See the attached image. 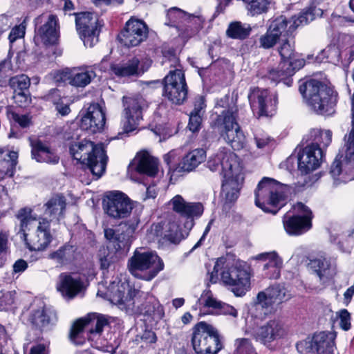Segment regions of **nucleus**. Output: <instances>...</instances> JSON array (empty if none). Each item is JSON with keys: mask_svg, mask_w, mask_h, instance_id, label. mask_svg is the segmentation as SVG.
I'll return each mask as SVG.
<instances>
[{"mask_svg": "<svg viewBox=\"0 0 354 354\" xmlns=\"http://www.w3.org/2000/svg\"><path fill=\"white\" fill-rule=\"evenodd\" d=\"M279 41L277 37V35H273L270 30H267L266 32L259 37V46L264 49L272 48Z\"/></svg>", "mask_w": 354, "mask_h": 354, "instance_id": "864d4df0", "label": "nucleus"}, {"mask_svg": "<svg viewBox=\"0 0 354 354\" xmlns=\"http://www.w3.org/2000/svg\"><path fill=\"white\" fill-rule=\"evenodd\" d=\"M9 233L7 231L1 230L0 232V258L8 250Z\"/></svg>", "mask_w": 354, "mask_h": 354, "instance_id": "052dcab7", "label": "nucleus"}, {"mask_svg": "<svg viewBox=\"0 0 354 354\" xmlns=\"http://www.w3.org/2000/svg\"><path fill=\"white\" fill-rule=\"evenodd\" d=\"M205 107V104L204 97L203 96H198L195 99L194 108L191 113H198L199 115H202Z\"/></svg>", "mask_w": 354, "mask_h": 354, "instance_id": "e2e57ef3", "label": "nucleus"}, {"mask_svg": "<svg viewBox=\"0 0 354 354\" xmlns=\"http://www.w3.org/2000/svg\"><path fill=\"white\" fill-rule=\"evenodd\" d=\"M151 60L147 59L143 64L138 57H133L126 62L113 64L110 69L113 74L120 77H138L142 75L150 66Z\"/></svg>", "mask_w": 354, "mask_h": 354, "instance_id": "7c9ffc66", "label": "nucleus"}, {"mask_svg": "<svg viewBox=\"0 0 354 354\" xmlns=\"http://www.w3.org/2000/svg\"><path fill=\"white\" fill-rule=\"evenodd\" d=\"M148 35V28L141 20L130 19L124 29L118 35L120 43L128 47H134L144 41Z\"/></svg>", "mask_w": 354, "mask_h": 354, "instance_id": "393cba45", "label": "nucleus"}, {"mask_svg": "<svg viewBox=\"0 0 354 354\" xmlns=\"http://www.w3.org/2000/svg\"><path fill=\"white\" fill-rule=\"evenodd\" d=\"M138 290L130 288L126 283H113L106 293L109 299L115 305H124L128 308L134 307V299Z\"/></svg>", "mask_w": 354, "mask_h": 354, "instance_id": "cd10ccee", "label": "nucleus"}, {"mask_svg": "<svg viewBox=\"0 0 354 354\" xmlns=\"http://www.w3.org/2000/svg\"><path fill=\"white\" fill-rule=\"evenodd\" d=\"M339 319V325L344 330H348L351 328V315L346 309H342L336 313Z\"/></svg>", "mask_w": 354, "mask_h": 354, "instance_id": "6e6d98bb", "label": "nucleus"}, {"mask_svg": "<svg viewBox=\"0 0 354 354\" xmlns=\"http://www.w3.org/2000/svg\"><path fill=\"white\" fill-rule=\"evenodd\" d=\"M82 277L76 273H61L57 285V290L67 299H73L84 290Z\"/></svg>", "mask_w": 354, "mask_h": 354, "instance_id": "c85d7f7f", "label": "nucleus"}, {"mask_svg": "<svg viewBox=\"0 0 354 354\" xmlns=\"http://www.w3.org/2000/svg\"><path fill=\"white\" fill-rule=\"evenodd\" d=\"M221 301L214 297L212 292L209 290H205L198 299L197 304L200 306L218 309L221 307Z\"/></svg>", "mask_w": 354, "mask_h": 354, "instance_id": "09e8293b", "label": "nucleus"}, {"mask_svg": "<svg viewBox=\"0 0 354 354\" xmlns=\"http://www.w3.org/2000/svg\"><path fill=\"white\" fill-rule=\"evenodd\" d=\"M20 222L19 232L23 234V236L30 250H43L51 242L53 236L50 232V222L47 218L39 220L36 230L28 234L26 230L30 227L36 223L37 217L32 214V210L29 208L21 209L16 215Z\"/></svg>", "mask_w": 354, "mask_h": 354, "instance_id": "7ed1b4c3", "label": "nucleus"}, {"mask_svg": "<svg viewBox=\"0 0 354 354\" xmlns=\"http://www.w3.org/2000/svg\"><path fill=\"white\" fill-rule=\"evenodd\" d=\"M162 63L165 66L169 65L170 68H174L164 78L163 95L172 103L181 104L187 98V88L179 59L175 55L169 57L165 56Z\"/></svg>", "mask_w": 354, "mask_h": 354, "instance_id": "0eeeda50", "label": "nucleus"}, {"mask_svg": "<svg viewBox=\"0 0 354 354\" xmlns=\"http://www.w3.org/2000/svg\"><path fill=\"white\" fill-rule=\"evenodd\" d=\"M321 54L326 57L330 62H338L340 60V52L338 48L335 45L327 46L322 50Z\"/></svg>", "mask_w": 354, "mask_h": 354, "instance_id": "5fc2aeb1", "label": "nucleus"}, {"mask_svg": "<svg viewBox=\"0 0 354 354\" xmlns=\"http://www.w3.org/2000/svg\"><path fill=\"white\" fill-rule=\"evenodd\" d=\"M322 150L317 145H308L298 157V169L302 174L300 180L292 187L293 192L302 191L309 186L310 177L306 174L317 169L322 162Z\"/></svg>", "mask_w": 354, "mask_h": 354, "instance_id": "f8f14e48", "label": "nucleus"}, {"mask_svg": "<svg viewBox=\"0 0 354 354\" xmlns=\"http://www.w3.org/2000/svg\"><path fill=\"white\" fill-rule=\"evenodd\" d=\"M296 215L286 214L283 218V227L290 235H299L310 229L312 212L302 203H297L293 206Z\"/></svg>", "mask_w": 354, "mask_h": 354, "instance_id": "dca6fc26", "label": "nucleus"}, {"mask_svg": "<svg viewBox=\"0 0 354 354\" xmlns=\"http://www.w3.org/2000/svg\"><path fill=\"white\" fill-rule=\"evenodd\" d=\"M9 84L14 90L15 96H23L24 91L27 90L30 86V79L26 75H20L12 77L10 79Z\"/></svg>", "mask_w": 354, "mask_h": 354, "instance_id": "c03bdc74", "label": "nucleus"}, {"mask_svg": "<svg viewBox=\"0 0 354 354\" xmlns=\"http://www.w3.org/2000/svg\"><path fill=\"white\" fill-rule=\"evenodd\" d=\"M136 306L140 308V313L154 317L161 314L160 305L158 300L148 292L138 290L134 299Z\"/></svg>", "mask_w": 354, "mask_h": 354, "instance_id": "72a5a7b5", "label": "nucleus"}, {"mask_svg": "<svg viewBox=\"0 0 354 354\" xmlns=\"http://www.w3.org/2000/svg\"><path fill=\"white\" fill-rule=\"evenodd\" d=\"M30 143L32 147V157L37 162L50 164L58 162L59 157L41 141L38 139H30Z\"/></svg>", "mask_w": 354, "mask_h": 354, "instance_id": "e433bc0d", "label": "nucleus"}, {"mask_svg": "<svg viewBox=\"0 0 354 354\" xmlns=\"http://www.w3.org/2000/svg\"><path fill=\"white\" fill-rule=\"evenodd\" d=\"M214 126L218 129L221 138L234 150L243 148L245 137L236 122V109L232 108L223 111L218 115Z\"/></svg>", "mask_w": 354, "mask_h": 354, "instance_id": "9d476101", "label": "nucleus"}, {"mask_svg": "<svg viewBox=\"0 0 354 354\" xmlns=\"http://www.w3.org/2000/svg\"><path fill=\"white\" fill-rule=\"evenodd\" d=\"M248 100L254 112L259 116H271L273 115L277 104V97L272 98L268 91L265 89L255 88L251 90Z\"/></svg>", "mask_w": 354, "mask_h": 354, "instance_id": "a878e982", "label": "nucleus"}, {"mask_svg": "<svg viewBox=\"0 0 354 354\" xmlns=\"http://www.w3.org/2000/svg\"><path fill=\"white\" fill-rule=\"evenodd\" d=\"M235 346L237 354H257L248 339H237Z\"/></svg>", "mask_w": 354, "mask_h": 354, "instance_id": "603ef678", "label": "nucleus"}, {"mask_svg": "<svg viewBox=\"0 0 354 354\" xmlns=\"http://www.w3.org/2000/svg\"><path fill=\"white\" fill-rule=\"evenodd\" d=\"M169 205L174 212L189 220L185 224V227L187 230L193 227L194 218L201 216L203 212V206L201 203L187 202L179 194L174 196L169 201Z\"/></svg>", "mask_w": 354, "mask_h": 354, "instance_id": "bb28decb", "label": "nucleus"}, {"mask_svg": "<svg viewBox=\"0 0 354 354\" xmlns=\"http://www.w3.org/2000/svg\"><path fill=\"white\" fill-rule=\"evenodd\" d=\"M28 268V263L24 259H19L15 261L13 265V271L15 273H21L24 272Z\"/></svg>", "mask_w": 354, "mask_h": 354, "instance_id": "69168bd1", "label": "nucleus"}, {"mask_svg": "<svg viewBox=\"0 0 354 354\" xmlns=\"http://www.w3.org/2000/svg\"><path fill=\"white\" fill-rule=\"evenodd\" d=\"M313 10L309 8L292 21H288L285 17L279 16L270 22L268 30L273 35H277L279 39L281 37L288 36L300 25L306 24L314 19Z\"/></svg>", "mask_w": 354, "mask_h": 354, "instance_id": "5701e85b", "label": "nucleus"}, {"mask_svg": "<svg viewBox=\"0 0 354 354\" xmlns=\"http://www.w3.org/2000/svg\"><path fill=\"white\" fill-rule=\"evenodd\" d=\"M127 268L135 277L151 281L163 270L164 263L155 252L137 248L129 259Z\"/></svg>", "mask_w": 354, "mask_h": 354, "instance_id": "423d86ee", "label": "nucleus"}, {"mask_svg": "<svg viewBox=\"0 0 354 354\" xmlns=\"http://www.w3.org/2000/svg\"><path fill=\"white\" fill-rule=\"evenodd\" d=\"M13 120L18 123L22 128L28 127L30 124V118L27 115H20L17 113H12Z\"/></svg>", "mask_w": 354, "mask_h": 354, "instance_id": "680f3d73", "label": "nucleus"}, {"mask_svg": "<svg viewBox=\"0 0 354 354\" xmlns=\"http://www.w3.org/2000/svg\"><path fill=\"white\" fill-rule=\"evenodd\" d=\"M30 354H47L45 345L40 344L32 347Z\"/></svg>", "mask_w": 354, "mask_h": 354, "instance_id": "774afa93", "label": "nucleus"}, {"mask_svg": "<svg viewBox=\"0 0 354 354\" xmlns=\"http://www.w3.org/2000/svg\"><path fill=\"white\" fill-rule=\"evenodd\" d=\"M167 17L168 21L165 22V24L178 29L183 28L184 24L189 23L196 18L195 16L187 14L176 7L168 10Z\"/></svg>", "mask_w": 354, "mask_h": 354, "instance_id": "ea45409f", "label": "nucleus"}, {"mask_svg": "<svg viewBox=\"0 0 354 354\" xmlns=\"http://www.w3.org/2000/svg\"><path fill=\"white\" fill-rule=\"evenodd\" d=\"M35 30V39L46 46L55 44L59 37V24L57 17L53 14H42L35 19L37 26Z\"/></svg>", "mask_w": 354, "mask_h": 354, "instance_id": "a211bd4d", "label": "nucleus"}, {"mask_svg": "<svg viewBox=\"0 0 354 354\" xmlns=\"http://www.w3.org/2000/svg\"><path fill=\"white\" fill-rule=\"evenodd\" d=\"M297 351L302 354H334V337L330 333L320 332L297 344Z\"/></svg>", "mask_w": 354, "mask_h": 354, "instance_id": "f3484780", "label": "nucleus"}, {"mask_svg": "<svg viewBox=\"0 0 354 354\" xmlns=\"http://www.w3.org/2000/svg\"><path fill=\"white\" fill-rule=\"evenodd\" d=\"M48 99L53 103L56 111L62 116H66L71 112L69 104L66 101V98L61 97L57 90H52L48 95Z\"/></svg>", "mask_w": 354, "mask_h": 354, "instance_id": "a18cd8bd", "label": "nucleus"}, {"mask_svg": "<svg viewBox=\"0 0 354 354\" xmlns=\"http://www.w3.org/2000/svg\"><path fill=\"white\" fill-rule=\"evenodd\" d=\"M76 26L80 38L86 47L91 48L98 42L101 24L97 15L81 12L76 15Z\"/></svg>", "mask_w": 354, "mask_h": 354, "instance_id": "2eb2a0df", "label": "nucleus"}, {"mask_svg": "<svg viewBox=\"0 0 354 354\" xmlns=\"http://www.w3.org/2000/svg\"><path fill=\"white\" fill-rule=\"evenodd\" d=\"M192 342L196 354H216L222 348L217 330L205 322L195 326Z\"/></svg>", "mask_w": 354, "mask_h": 354, "instance_id": "9b49d317", "label": "nucleus"}, {"mask_svg": "<svg viewBox=\"0 0 354 354\" xmlns=\"http://www.w3.org/2000/svg\"><path fill=\"white\" fill-rule=\"evenodd\" d=\"M138 223L139 221L137 218L129 220L120 224L116 230L105 229L104 236L113 242L116 250H128L133 242Z\"/></svg>", "mask_w": 354, "mask_h": 354, "instance_id": "aec40b11", "label": "nucleus"}, {"mask_svg": "<svg viewBox=\"0 0 354 354\" xmlns=\"http://www.w3.org/2000/svg\"><path fill=\"white\" fill-rule=\"evenodd\" d=\"M105 213L113 218H123L130 215L133 205L123 193L115 192L107 194L102 202Z\"/></svg>", "mask_w": 354, "mask_h": 354, "instance_id": "412c9836", "label": "nucleus"}, {"mask_svg": "<svg viewBox=\"0 0 354 354\" xmlns=\"http://www.w3.org/2000/svg\"><path fill=\"white\" fill-rule=\"evenodd\" d=\"M123 113L121 125L124 133L135 130L142 119V111L147 106L146 100L141 95L123 97Z\"/></svg>", "mask_w": 354, "mask_h": 354, "instance_id": "ddd939ff", "label": "nucleus"}, {"mask_svg": "<svg viewBox=\"0 0 354 354\" xmlns=\"http://www.w3.org/2000/svg\"><path fill=\"white\" fill-rule=\"evenodd\" d=\"M292 297L287 288L279 283H276L259 292L257 295L256 304L265 309L268 313L277 310L282 303Z\"/></svg>", "mask_w": 354, "mask_h": 354, "instance_id": "6ab92c4d", "label": "nucleus"}, {"mask_svg": "<svg viewBox=\"0 0 354 354\" xmlns=\"http://www.w3.org/2000/svg\"><path fill=\"white\" fill-rule=\"evenodd\" d=\"M109 324V317L104 315L90 313L87 316L77 319L72 326L70 333L71 340L76 345L84 342L82 333L85 328L89 327L91 334H101L104 326Z\"/></svg>", "mask_w": 354, "mask_h": 354, "instance_id": "4468645a", "label": "nucleus"}, {"mask_svg": "<svg viewBox=\"0 0 354 354\" xmlns=\"http://www.w3.org/2000/svg\"><path fill=\"white\" fill-rule=\"evenodd\" d=\"M207 165L211 171H218L223 176L221 195L225 201L224 207H230L228 203L237 199L243 180L242 167L238 157L223 148L209 158Z\"/></svg>", "mask_w": 354, "mask_h": 354, "instance_id": "f257e3e1", "label": "nucleus"}, {"mask_svg": "<svg viewBox=\"0 0 354 354\" xmlns=\"http://www.w3.org/2000/svg\"><path fill=\"white\" fill-rule=\"evenodd\" d=\"M299 91L308 106L318 114H329L337 102V93L316 80L303 82Z\"/></svg>", "mask_w": 354, "mask_h": 354, "instance_id": "20e7f679", "label": "nucleus"}, {"mask_svg": "<svg viewBox=\"0 0 354 354\" xmlns=\"http://www.w3.org/2000/svg\"><path fill=\"white\" fill-rule=\"evenodd\" d=\"M105 125V113L97 104H91L80 121V128L90 133L101 131Z\"/></svg>", "mask_w": 354, "mask_h": 354, "instance_id": "c756f323", "label": "nucleus"}, {"mask_svg": "<svg viewBox=\"0 0 354 354\" xmlns=\"http://www.w3.org/2000/svg\"><path fill=\"white\" fill-rule=\"evenodd\" d=\"M149 241L158 242L169 241L178 243L182 239V233L178 223L174 221H168L153 223L147 232Z\"/></svg>", "mask_w": 354, "mask_h": 354, "instance_id": "b1692460", "label": "nucleus"}, {"mask_svg": "<svg viewBox=\"0 0 354 354\" xmlns=\"http://www.w3.org/2000/svg\"><path fill=\"white\" fill-rule=\"evenodd\" d=\"M248 15L252 17L266 13L272 4V0H242Z\"/></svg>", "mask_w": 354, "mask_h": 354, "instance_id": "79ce46f5", "label": "nucleus"}, {"mask_svg": "<svg viewBox=\"0 0 354 354\" xmlns=\"http://www.w3.org/2000/svg\"><path fill=\"white\" fill-rule=\"evenodd\" d=\"M45 216H48L50 221L53 219L59 221L62 217L66 207L65 198L62 196H55L45 204Z\"/></svg>", "mask_w": 354, "mask_h": 354, "instance_id": "58836bf2", "label": "nucleus"}, {"mask_svg": "<svg viewBox=\"0 0 354 354\" xmlns=\"http://www.w3.org/2000/svg\"><path fill=\"white\" fill-rule=\"evenodd\" d=\"M218 276L222 283L230 287L237 297L245 295L250 288V267L244 261L227 257L217 259L213 270L209 273V282L216 283Z\"/></svg>", "mask_w": 354, "mask_h": 354, "instance_id": "f03ea898", "label": "nucleus"}, {"mask_svg": "<svg viewBox=\"0 0 354 354\" xmlns=\"http://www.w3.org/2000/svg\"><path fill=\"white\" fill-rule=\"evenodd\" d=\"M255 260L263 263V272L268 279H277L280 277L283 261L275 251L262 252L254 257Z\"/></svg>", "mask_w": 354, "mask_h": 354, "instance_id": "2f4dec72", "label": "nucleus"}, {"mask_svg": "<svg viewBox=\"0 0 354 354\" xmlns=\"http://www.w3.org/2000/svg\"><path fill=\"white\" fill-rule=\"evenodd\" d=\"M29 20V17L27 15L24 17V19L19 25L15 26L10 31L8 39L10 43H13L17 39L21 38L24 36L26 24Z\"/></svg>", "mask_w": 354, "mask_h": 354, "instance_id": "3c124183", "label": "nucleus"}, {"mask_svg": "<svg viewBox=\"0 0 354 354\" xmlns=\"http://www.w3.org/2000/svg\"><path fill=\"white\" fill-rule=\"evenodd\" d=\"M251 28L249 25H243L241 22L235 21L231 23L226 30L229 37L237 39H244L250 32Z\"/></svg>", "mask_w": 354, "mask_h": 354, "instance_id": "37998d69", "label": "nucleus"}, {"mask_svg": "<svg viewBox=\"0 0 354 354\" xmlns=\"http://www.w3.org/2000/svg\"><path fill=\"white\" fill-rule=\"evenodd\" d=\"M136 170L149 176H154L158 172V160L145 152L138 154L135 159Z\"/></svg>", "mask_w": 354, "mask_h": 354, "instance_id": "4c0bfd02", "label": "nucleus"}, {"mask_svg": "<svg viewBox=\"0 0 354 354\" xmlns=\"http://www.w3.org/2000/svg\"><path fill=\"white\" fill-rule=\"evenodd\" d=\"M289 186L274 179L265 177L258 184L255 191V204L266 212L276 214L277 210L267 207H281Z\"/></svg>", "mask_w": 354, "mask_h": 354, "instance_id": "1a4fd4ad", "label": "nucleus"}, {"mask_svg": "<svg viewBox=\"0 0 354 354\" xmlns=\"http://www.w3.org/2000/svg\"><path fill=\"white\" fill-rule=\"evenodd\" d=\"M206 152L203 149H195L185 154L175 169L177 172L194 171L205 160Z\"/></svg>", "mask_w": 354, "mask_h": 354, "instance_id": "f704fd0d", "label": "nucleus"}, {"mask_svg": "<svg viewBox=\"0 0 354 354\" xmlns=\"http://www.w3.org/2000/svg\"><path fill=\"white\" fill-rule=\"evenodd\" d=\"M286 335V330L283 324L277 319H272L261 326L254 328L252 336L260 344L270 347Z\"/></svg>", "mask_w": 354, "mask_h": 354, "instance_id": "4be33fe9", "label": "nucleus"}, {"mask_svg": "<svg viewBox=\"0 0 354 354\" xmlns=\"http://www.w3.org/2000/svg\"><path fill=\"white\" fill-rule=\"evenodd\" d=\"M310 134L314 137L313 142L310 145H317L321 149L322 147H327L332 141V132L330 130L313 129Z\"/></svg>", "mask_w": 354, "mask_h": 354, "instance_id": "49530a36", "label": "nucleus"}, {"mask_svg": "<svg viewBox=\"0 0 354 354\" xmlns=\"http://www.w3.org/2000/svg\"><path fill=\"white\" fill-rule=\"evenodd\" d=\"M15 295L12 291L0 292V310L8 309L14 303Z\"/></svg>", "mask_w": 354, "mask_h": 354, "instance_id": "4d7b16f0", "label": "nucleus"}, {"mask_svg": "<svg viewBox=\"0 0 354 354\" xmlns=\"http://www.w3.org/2000/svg\"><path fill=\"white\" fill-rule=\"evenodd\" d=\"M270 141V138L263 136H256L255 142L258 148L262 149L266 147Z\"/></svg>", "mask_w": 354, "mask_h": 354, "instance_id": "338daca9", "label": "nucleus"}, {"mask_svg": "<svg viewBox=\"0 0 354 354\" xmlns=\"http://www.w3.org/2000/svg\"><path fill=\"white\" fill-rule=\"evenodd\" d=\"M75 250L76 249L73 245H65L50 253L49 258L61 266L66 265L74 260Z\"/></svg>", "mask_w": 354, "mask_h": 354, "instance_id": "a19ab883", "label": "nucleus"}, {"mask_svg": "<svg viewBox=\"0 0 354 354\" xmlns=\"http://www.w3.org/2000/svg\"><path fill=\"white\" fill-rule=\"evenodd\" d=\"M157 337L154 332L146 330L141 335H137L136 341L143 342L145 344L155 343Z\"/></svg>", "mask_w": 354, "mask_h": 354, "instance_id": "bf43d9fd", "label": "nucleus"}, {"mask_svg": "<svg viewBox=\"0 0 354 354\" xmlns=\"http://www.w3.org/2000/svg\"><path fill=\"white\" fill-rule=\"evenodd\" d=\"M202 122V115L198 113H191L189 115V121L188 127L192 132H196L201 129Z\"/></svg>", "mask_w": 354, "mask_h": 354, "instance_id": "13d9d810", "label": "nucleus"}, {"mask_svg": "<svg viewBox=\"0 0 354 354\" xmlns=\"http://www.w3.org/2000/svg\"><path fill=\"white\" fill-rule=\"evenodd\" d=\"M6 158H4L3 163L7 165V169L4 171L5 175L12 177L14 175L16 165L17 164L18 154L17 152L11 151H8V149L6 147H0V154L7 152Z\"/></svg>", "mask_w": 354, "mask_h": 354, "instance_id": "de8ad7c7", "label": "nucleus"}, {"mask_svg": "<svg viewBox=\"0 0 354 354\" xmlns=\"http://www.w3.org/2000/svg\"><path fill=\"white\" fill-rule=\"evenodd\" d=\"M310 267L318 275L320 279L326 275L329 268L328 262L324 259H316L311 260Z\"/></svg>", "mask_w": 354, "mask_h": 354, "instance_id": "8fccbe9b", "label": "nucleus"}, {"mask_svg": "<svg viewBox=\"0 0 354 354\" xmlns=\"http://www.w3.org/2000/svg\"><path fill=\"white\" fill-rule=\"evenodd\" d=\"M225 315H231L236 317L238 315L237 310L232 306L222 303L221 307L218 308Z\"/></svg>", "mask_w": 354, "mask_h": 354, "instance_id": "0e129e2a", "label": "nucleus"}, {"mask_svg": "<svg viewBox=\"0 0 354 354\" xmlns=\"http://www.w3.org/2000/svg\"><path fill=\"white\" fill-rule=\"evenodd\" d=\"M95 77V73L88 68L64 70L57 75V81L68 82L76 87H85Z\"/></svg>", "mask_w": 354, "mask_h": 354, "instance_id": "473e14b6", "label": "nucleus"}, {"mask_svg": "<svg viewBox=\"0 0 354 354\" xmlns=\"http://www.w3.org/2000/svg\"><path fill=\"white\" fill-rule=\"evenodd\" d=\"M279 53L281 57L277 69H272L268 77L270 80L278 82L284 80L285 84L290 86L291 81L288 78L293 75L296 71L299 70L305 65L303 59H297L295 51V42L292 39L286 38L278 48Z\"/></svg>", "mask_w": 354, "mask_h": 354, "instance_id": "6e6552de", "label": "nucleus"}, {"mask_svg": "<svg viewBox=\"0 0 354 354\" xmlns=\"http://www.w3.org/2000/svg\"><path fill=\"white\" fill-rule=\"evenodd\" d=\"M29 320L36 328L44 330L56 322L57 315L53 309L42 307L35 310L30 315Z\"/></svg>", "mask_w": 354, "mask_h": 354, "instance_id": "c9c22d12", "label": "nucleus"}, {"mask_svg": "<svg viewBox=\"0 0 354 354\" xmlns=\"http://www.w3.org/2000/svg\"><path fill=\"white\" fill-rule=\"evenodd\" d=\"M70 153L73 158L83 165H87L96 178L103 174L106 169L107 157L102 144L84 140L70 146Z\"/></svg>", "mask_w": 354, "mask_h": 354, "instance_id": "39448f33", "label": "nucleus"}]
</instances>
